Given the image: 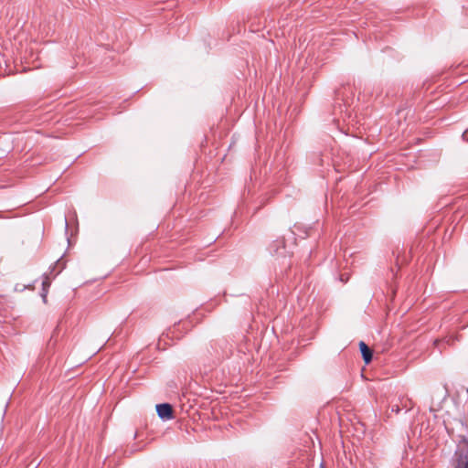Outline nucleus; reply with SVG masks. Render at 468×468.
I'll list each match as a JSON object with an SVG mask.
<instances>
[{
  "label": "nucleus",
  "instance_id": "nucleus-6",
  "mask_svg": "<svg viewBox=\"0 0 468 468\" xmlns=\"http://www.w3.org/2000/svg\"><path fill=\"white\" fill-rule=\"evenodd\" d=\"M391 411L392 412H395L396 414H398L399 411H400V408L399 405H394L391 407Z\"/></svg>",
  "mask_w": 468,
  "mask_h": 468
},
{
  "label": "nucleus",
  "instance_id": "nucleus-1",
  "mask_svg": "<svg viewBox=\"0 0 468 468\" xmlns=\"http://www.w3.org/2000/svg\"><path fill=\"white\" fill-rule=\"evenodd\" d=\"M453 463L455 468H468V439H462L455 451Z\"/></svg>",
  "mask_w": 468,
  "mask_h": 468
},
{
  "label": "nucleus",
  "instance_id": "nucleus-4",
  "mask_svg": "<svg viewBox=\"0 0 468 468\" xmlns=\"http://www.w3.org/2000/svg\"><path fill=\"white\" fill-rule=\"evenodd\" d=\"M49 286H50V281H49L48 277L46 276L42 282V293H41V296L43 297L44 301H46Z\"/></svg>",
  "mask_w": 468,
  "mask_h": 468
},
{
  "label": "nucleus",
  "instance_id": "nucleus-3",
  "mask_svg": "<svg viewBox=\"0 0 468 468\" xmlns=\"http://www.w3.org/2000/svg\"><path fill=\"white\" fill-rule=\"evenodd\" d=\"M359 348L362 354V357L366 364H368L372 359V351L371 349L363 342L359 343Z\"/></svg>",
  "mask_w": 468,
  "mask_h": 468
},
{
  "label": "nucleus",
  "instance_id": "nucleus-2",
  "mask_svg": "<svg viewBox=\"0 0 468 468\" xmlns=\"http://www.w3.org/2000/svg\"><path fill=\"white\" fill-rule=\"evenodd\" d=\"M156 412L162 420H172L174 418L173 408L168 403H162L156 405Z\"/></svg>",
  "mask_w": 468,
  "mask_h": 468
},
{
  "label": "nucleus",
  "instance_id": "nucleus-5",
  "mask_svg": "<svg viewBox=\"0 0 468 468\" xmlns=\"http://www.w3.org/2000/svg\"><path fill=\"white\" fill-rule=\"evenodd\" d=\"M400 405L402 408L406 409L407 410H410L413 407V402L410 398L402 397L400 399Z\"/></svg>",
  "mask_w": 468,
  "mask_h": 468
},
{
  "label": "nucleus",
  "instance_id": "nucleus-7",
  "mask_svg": "<svg viewBox=\"0 0 468 468\" xmlns=\"http://www.w3.org/2000/svg\"><path fill=\"white\" fill-rule=\"evenodd\" d=\"M463 138L468 142V131H465L463 133Z\"/></svg>",
  "mask_w": 468,
  "mask_h": 468
}]
</instances>
